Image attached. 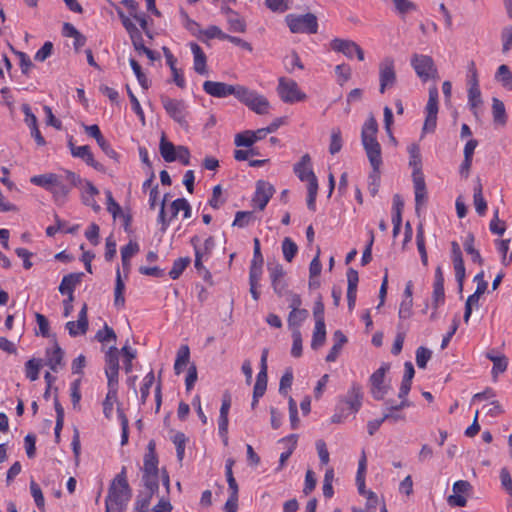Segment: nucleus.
<instances>
[{
	"instance_id": "nucleus-1",
	"label": "nucleus",
	"mask_w": 512,
	"mask_h": 512,
	"mask_svg": "<svg viewBox=\"0 0 512 512\" xmlns=\"http://www.w3.org/2000/svg\"><path fill=\"white\" fill-rule=\"evenodd\" d=\"M377 132V121L373 116H370L363 124L361 140L369 162L375 172H378L382 164L381 146L376 138Z\"/></svg>"
},
{
	"instance_id": "nucleus-2",
	"label": "nucleus",
	"mask_w": 512,
	"mask_h": 512,
	"mask_svg": "<svg viewBox=\"0 0 512 512\" xmlns=\"http://www.w3.org/2000/svg\"><path fill=\"white\" fill-rule=\"evenodd\" d=\"M132 496L131 489L127 482L126 468L123 467L121 472L113 479L108 495L105 500L106 511L121 510Z\"/></svg>"
},
{
	"instance_id": "nucleus-3",
	"label": "nucleus",
	"mask_w": 512,
	"mask_h": 512,
	"mask_svg": "<svg viewBox=\"0 0 512 512\" xmlns=\"http://www.w3.org/2000/svg\"><path fill=\"white\" fill-rule=\"evenodd\" d=\"M294 171L301 181H307V206L311 211L316 210V197L318 193V181L310 167V156L305 154L301 161L294 167Z\"/></svg>"
},
{
	"instance_id": "nucleus-4",
	"label": "nucleus",
	"mask_w": 512,
	"mask_h": 512,
	"mask_svg": "<svg viewBox=\"0 0 512 512\" xmlns=\"http://www.w3.org/2000/svg\"><path fill=\"white\" fill-rule=\"evenodd\" d=\"M237 99L256 114L264 115L268 114L269 112L270 103L268 99L258 92L250 90L245 86L241 85Z\"/></svg>"
},
{
	"instance_id": "nucleus-5",
	"label": "nucleus",
	"mask_w": 512,
	"mask_h": 512,
	"mask_svg": "<svg viewBox=\"0 0 512 512\" xmlns=\"http://www.w3.org/2000/svg\"><path fill=\"white\" fill-rule=\"evenodd\" d=\"M286 23L292 33H316L318 28L317 18L311 13L289 14L286 16Z\"/></svg>"
},
{
	"instance_id": "nucleus-6",
	"label": "nucleus",
	"mask_w": 512,
	"mask_h": 512,
	"mask_svg": "<svg viewBox=\"0 0 512 512\" xmlns=\"http://www.w3.org/2000/svg\"><path fill=\"white\" fill-rule=\"evenodd\" d=\"M277 92L285 103L300 102L307 98V95L299 89L294 80L285 77L279 78Z\"/></svg>"
},
{
	"instance_id": "nucleus-7",
	"label": "nucleus",
	"mask_w": 512,
	"mask_h": 512,
	"mask_svg": "<svg viewBox=\"0 0 512 512\" xmlns=\"http://www.w3.org/2000/svg\"><path fill=\"white\" fill-rule=\"evenodd\" d=\"M411 65L417 76L424 82L437 76V68L433 59L428 55L413 54L411 57Z\"/></svg>"
},
{
	"instance_id": "nucleus-8",
	"label": "nucleus",
	"mask_w": 512,
	"mask_h": 512,
	"mask_svg": "<svg viewBox=\"0 0 512 512\" xmlns=\"http://www.w3.org/2000/svg\"><path fill=\"white\" fill-rule=\"evenodd\" d=\"M397 75L395 70V61L392 57H385L379 63V91L385 93L396 85Z\"/></svg>"
},
{
	"instance_id": "nucleus-9",
	"label": "nucleus",
	"mask_w": 512,
	"mask_h": 512,
	"mask_svg": "<svg viewBox=\"0 0 512 512\" xmlns=\"http://www.w3.org/2000/svg\"><path fill=\"white\" fill-rule=\"evenodd\" d=\"M162 104L167 114L175 122H177L183 128L188 127V122L186 120L188 110L187 105L183 100L162 97Z\"/></svg>"
},
{
	"instance_id": "nucleus-10",
	"label": "nucleus",
	"mask_w": 512,
	"mask_h": 512,
	"mask_svg": "<svg viewBox=\"0 0 512 512\" xmlns=\"http://www.w3.org/2000/svg\"><path fill=\"white\" fill-rule=\"evenodd\" d=\"M241 85H230L224 82H216V81H205L203 83V90L217 98H225L227 96L233 95L237 98Z\"/></svg>"
},
{
	"instance_id": "nucleus-11",
	"label": "nucleus",
	"mask_w": 512,
	"mask_h": 512,
	"mask_svg": "<svg viewBox=\"0 0 512 512\" xmlns=\"http://www.w3.org/2000/svg\"><path fill=\"white\" fill-rule=\"evenodd\" d=\"M331 47L333 50L343 53L348 58H353V56L356 55L359 61L364 60V51L354 41L337 38L331 42Z\"/></svg>"
},
{
	"instance_id": "nucleus-12",
	"label": "nucleus",
	"mask_w": 512,
	"mask_h": 512,
	"mask_svg": "<svg viewBox=\"0 0 512 512\" xmlns=\"http://www.w3.org/2000/svg\"><path fill=\"white\" fill-rule=\"evenodd\" d=\"M87 310H88L87 304L84 303L79 312L78 320L76 322L69 321L66 323V328H67L70 336L75 337L78 335H83L87 332V330H88Z\"/></svg>"
},
{
	"instance_id": "nucleus-13",
	"label": "nucleus",
	"mask_w": 512,
	"mask_h": 512,
	"mask_svg": "<svg viewBox=\"0 0 512 512\" xmlns=\"http://www.w3.org/2000/svg\"><path fill=\"white\" fill-rule=\"evenodd\" d=\"M273 193L274 188L271 184L265 181H258L252 201L260 210H263L273 196Z\"/></svg>"
},
{
	"instance_id": "nucleus-14",
	"label": "nucleus",
	"mask_w": 512,
	"mask_h": 512,
	"mask_svg": "<svg viewBox=\"0 0 512 512\" xmlns=\"http://www.w3.org/2000/svg\"><path fill=\"white\" fill-rule=\"evenodd\" d=\"M266 137L263 128L252 131L245 130L235 135L234 143L238 147H250L257 141Z\"/></svg>"
},
{
	"instance_id": "nucleus-15",
	"label": "nucleus",
	"mask_w": 512,
	"mask_h": 512,
	"mask_svg": "<svg viewBox=\"0 0 512 512\" xmlns=\"http://www.w3.org/2000/svg\"><path fill=\"white\" fill-rule=\"evenodd\" d=\"M268 271L270 275V279L272 282L273 289L275 293L281 296L286 288V284L284 282V270L282 265L275 263L268 265Z\"/></svg>"
},
{
	"instance_id": "nucleus-16",
	"label": "nucleus",
	"mask_w": 512,
	"mask_h": 512,
	"mask_svg": "<svg viewBox=\"0 0 512 512\" xmlns=\"http://www.w3.org/2000/svg\"><path fill=\"white\" fill-rule=\"evenodd\" d=\"M221 12L226 15L229 30L232 32L243 33L246 30V23L244 19L228 6H223Z\"/></svg>"
},
{
	"instance_id": "nucleus-17",
	"label": "nucleus",
	"mask_w": 512,
	"mask_h": 512,
	"mask_svg": "<svg viewBox=\"0 0 512 512\" xmlns=\"http://www.w3.org/2000/svg\"><path fill=\"white\" fill-rule=\"evenodd\" d=\"M82 191V201L86 206H90L95 212L100 211V206L97 204L95 200V196L99 194V190L87 180L83 182V185L80 187Z\"/></svg>"
},
{
	"instance_id": "nucleus-18",
	"label": "nucleus",
	"mask_w": 512,
	"mask_h": 512,
	"mask_svg": "<svg viewBox=\"0 0 512 512\" xmlns=\"http://www.w3.org/2000/svg\"><path fill=\"white\" fill-rule=\"evenodd\" d=\"M190 48L194 57L193 68L195 72L200 75H206L208 73L206 66L207 58L204 51L194 42L190 43Z\"/></svg>"
},
{
	"instance_id": "nucleus-19",
	"label": "nucleus",
	"mask_w": 512,
	"mask_h": 512,
	"mask_svg": "<svg viewBox=\"0 0 512 512\" xmlns=\"http://www.w3.org/2000/svg\"><path fill=\"white\" fill-rule=\"evenodd\" d=\"M413 185L415 192L416 211L425 203L427 190L424 175L413 176Z\"/></svg>"
},
{
	"instance_id": "nucleus-20",
	"label": "nucleus",
	"mask_w": 512,
	"mask_h": 512,
	"mask_svg": "<svg viewBox=\"0 0 512 512\" xmlns=\"http://www.w3.org/2000/svg\"><path fill=\"white\" fill-rule=\"evenodd\" d=\"M82 276V273H71L64 276L59 286V292L62 295H73V291L76 285L80 283Z\"/></svg>"
},
{
	"instance_id": "nucleus-21",
	"label": "nucleus",
	"mask_w": 512,
	"mask_h": 512,
	"mask_svg": "<svg viewBox=\"0 0 512 512\" xmlns=\"http://www.w3.org/2000/svg\"><path fill=\"white\" fill-rule=\"evenodd\" d=\"M345 404L353 412H357L362 405V391L361 387L357 384H353L349 389L345 398Z\"/></svg>"
},
{
	"instance_id": "nucleus-22",
	"label": "nucleus",
	"mask_w": 512,
	"mask_h": 512,
	"mask_svg": "<svg viewBox=\"0 0 512 512\" xmlns=\"http://www.w3.org/2000/svg\"><path fill=\"white\" fill-rule=\"evenodd\" d=\"M409 165L413 168L412 177L423 175L419 145L413 143L408 147Z\"/></svg>"
},
{
	"instance_id": "nucleus-23",
	"label": "nucleus",
	"mask_w": 512,
	"mask_h": 512,
	"mask_svg": "<svg viewBox=\"0 0 512 512\" xmlns=\"http://www.w3.org/2000/svg\"><path fill=\"white\" fill-rule=\"evenodd\" d=\"M143 473H159L155 444L152 441L149 442L148 451L144 456Z\"/></svg>"
},
{
	"instance_id": "nucleus-24",
	"label": "nucleus",
	"mask_w": 512,
	"mask_h": 512,
	"mask_svg": "<svg viewBox=\"0 0 512 512\" xmlns=\"http://www.w3.org/2000/svg\"><path fill=\"white\" fill-rule=\"evenodd\" d=\"M486 357L493 362L492 376L496 380L499 374L504 373L508 367V358L501 355H494L493 352L486 353Z\"/></svg>"
},
{
	"instance_id": "nucleus-25",
	"label": "nucleus",
	"mask_w": 512,
	"mask_h": 512,
	"mask_svg": "<svg viewBox=\"0 0 512 512\" xmlns=\"http://www.w3.org/2000/svg\"><path fill=\"white\" fill-rule=\"evenodd\" d=\"M60 177V175L54 173H46L31 177L30 182L51 191Z\"/></svg>"
},
{
	"instance_id": "nucleus-26",
	"label": "nucleus",
	"mask_w": 512,
	"mask_h": 512,
	"mask_svg": "<svg viewBox=\"0 0 512 512\" xmlns=\"http://www.w3.org/2000/svg\"><path fill=\"white\" fill-rule=\"evenodd\" d=\"M298 437L295 434L289 435L280 440L281 443L287 444V450L280 455L278 470H281L286 461L292 455L296 448Z\"/></svg>"
},
{
	"instance_id": "nucleus-27",
	"label": "nucleus",
	"mask_w": 512,
	"mask_h": 512,
	"mask_svg": "<svg viewBox=\"0 0 512 512\" xmlns=\"http://www.w3.org/2000/svg\"><path fill=\"white\" fill-rule=\"evenodd\" d=\"M190 350L187 345H182L177 351L176 360L174 363V371L177 375L181 374L184 368L189 363Z\"/></svg>"
},
{
	"instance_id": "nucleus-28",
	"label": "nucleus",
	"mask_w": 512,
	"mask_h": 512,
	"mask_svg": "<svg viewBox=\"0 0 512 512\" xmlns=\"http://www.w3.org/2000/svg\"><path fill=\"white\" fill-rule=\"evenodd\" d=\"M180 211H183V217L185 219L191 217V207L188 201L184 198H178L174 200L170 205L171 216L170 219L175 218Z\"/></svg>"
},
{
	"instance_id": "nucleus-29",
	"label": "nucleus",
	"mask_w": 512,
	"mask_h": 512,
	"mask_svg": "<svg viewBox=\"0 0 512 512\" xmlns=\"http://www.w3.org/2000/svg\"><path fill=\"white\" fill-rule=\"evenodd\" d=\"M73 156L83 159L88 165L97 170L102 169V166L94 160L90 147L87 145L78 146L77 149H73Z\"/></svg>"
},
{
	"instance_id": "nucleus-30",
	"label": "nucleus",
	"mask_w": 512,
	"mask_h": 512,
	"mask_svg": "<svg viewBox=\"0 0 512 512\" xmlns=\"http://www.w3.org/2000/svg\"><path fill=\"white\" fill-rule=\"evenodd\" d=\"M63 354L62 349L57 344H55L52 351H47V365L54 372H57L63 366Z\"/></svg>"
},
{
	"instance_id": "nucleus-31",
	"label": "nucleus",
	"mask_w": 512,
	"mask_h": 512,
	"mask_svg": "<svg viewBox=\"0 0 512 512\" xmlns=\"http://www.w3.org/2000/svg\"><path fill=\"white\" fill-rule=\"evenodd\" d=\"M160 154L166 162H173L176 160L177 147L172 142L166 140L165 135H162L159 146Z\"/></svg>"
},
{
	"instance_id": "nucleus-32",
	"label": "nucleus",
	"mask_w": 512,
	"mask_h": 512,
	"mask_svg": "<svg viewBox=\"0 0 512 512\" xmlns=\"http://www.w3.org/2000/svg\"><path fill=\"white\" fill-rule=\"evenodd\" d=\"M105 371H119V351L115 346L105 354Z\"/></svg>"
},
{
	"instance_id": "nucleus-33",
	"label": "nucleus",
	"mask_w": 512,
	"mask_h": 512,
	"mask_svg": "<svg viewBox=\"0 0 512 512\" xmlns=\"http://www.w3.org/2000/svg\"><path fill=\"white\" fill-rule=\"evenodd\" d=\"M326 339V326L325 322L315 323V329L313 332L311 347L312 349H318L325 343Z\"/></svg>"
},
{
	"instance_id": "nucleus-34",
	"label": "nucleus",
	"mask_w": 512,
	"mask_h": 512,
	"mask_svg": "<svg viewBox=\"0 0 512 512\" xmlns=\"http://www.w3.org/2000/svg\"><path fill=\"white\" fill-rule=\"evenodd\" d=\"M124 290H125V284L121 278L120 270L117 269L116 271V283H115V290H114V304L118 307H123L125 304V298H124Z\"/></svg>"
},
{
	"instance_id": "nucleus-35",
	"label": "nucleus",
	"mask_w": 512,
	"mask_h": 512,
	"mask_svg": "<svg viewBox=\"0 0 512 512\" xmlns=\"http://www.w3.org/2000/svg\"><path fill=\"white\" fill-rule=\"evenodd\" d=\"M50 192L53 195L54 201L62 205L69 193V188L63 183L62 177H60Z\"/></svg>"
},
{
	"instance_id": "nucleus-36",
	"label": "nucleus",
	"mask_w": 512,
	"mask_h": 512,
	"mask_svg": "<svg viewBox=\"0 0 512 512\" xmlns=\"http://www.w3.org/2000/svg\"><path fill=\"white\" fill-rule=\"evenodd\" d=\"M474 241V235L472 233H468L463 243V246L465 251L472 256V261L482 265L483 259L479 251L474 247Z\"/></svg>"
},
{
	"instance_id": "nucleus-37",
	"label": "nucleus",
	"mask_w": 512,
	"mask_h": 512,
	"mask_svg": "<svg viewBox=\"0 0 512 512\" xmlns=\"http://www.w3.org/2000/svg\"><path fill=\"white\" fill-rule=\"evenodd\" d=\"M496 81L500 82L505 88H512V72L509 67L505 64H502L498 67V70L495 74Z\"/></svg>"
},
{
	"instance_id": "nucleus-38",
	"label": "nucleus",
	"mask_w": 512,
	"mask_h": 512,
	"mask_svg": "<svg viewBox=\"0 0 512 512\" xmlns=\"http://www.w3.org/2000/svg\"><path fill=\"white\" fill-rule=\"evenodd\" d=\"M117 404V408L120 407L118 402V393L107 392L106 397L103 401V413L107 419L112 418L114 405Z\"/></svg>"
},
{
	"instance_id": "nucleus-39",
	"label": "nucleus",
	"mask_w": 512,
	"mask_h": 512,
	"mask_svg": "<svg viewBox=\"0 0 512 512\" xmlns=\"http://www.w3.org/2000/svg\"><path fill=\"white\" fill-rule=\"evenodd\" d=\"M308 317V311L306 309L291 311L288 316V325L292 329H299L301 324Z\"/></svg>"
},
{
	"instance_id": "nucleus-40",
	"label": "nucleus",
	"mask_w": 512,
	"mask_h": 512,
	"mask_svg": "<svg viewBox=\"0 0 512 512\" xmlns=\"http://www.w3.org/2000/svg\"><path fill=\"white\" fill-rule=\"evenodd\" d=\"M492 102L494 122L500 125H504L506 123V112L503 102L497 98H493Z\"/></svg>"
},
{
	"instance_id": "nucleus-41",
	"label": "nucleus",
	"mask_w": 512,
	"mask_h": 512,
	"mask_svg": "<svg viewBox=\"0 0 512 512\" xmlns=\"http://www.w3.org/2000/svg\"><path fill=\"white\" fill-rule=\"evenodd\" d=\"M473 202L476 212L481 216L484 215L487 209V202L483 197L480 183L474 188Z\"/></svg>"
},
{
	"instance_id": "nucleus-42",
	"label": "nucleus",
	"mask_w": 512,
	"mask_h": 512,
	"mask_svg": "<svg viewBox=\"0 0 512 512\" xmlns=\"http://www.w3.org/2000/svg\"><path fill=\"white\" fill-rule=\"evenodd\" d=\"M298 251L296 243L289 237L284 238L282 242V252L285 260L291 262Z\"/></svg>"
},
{
	"instance_id": "nucleus-43",
	"label": "nucleus",
	"mask_w": 512,
	"mask_h": 512,
	"mask_svg": "<svg viewBox=\"0 0 512 512\" xmlns=\"http://www.w3.org/2000/svg\"><path fill=\"white\" fill-rule=\"evenodd\" d=\"M190 263L189 257L178 258L174 261L172 269L169 271V276L175 280L180 277L183 271Z\"/></svg>"
},
{
	"instance_id": "nucleus-44",
	"label": "nucleus",
	"mask_w": 512,
	"mask_h": 512,
	"mask_svg": "<svg viewBox=\"0 0 512 512\" xmlns=\"http://www.w3.org/2000/svg\"><path fill=\"white\" fill-rule=\"evenodd\" d=\"M142 482L148 491L157 492L159 489V473H143Z\"/></svg>"
},
{
	"instance_id": "nucleus-45",
	"label": "nucleus",
	"mask_w": 512,
	"mask_h": 512,
	"mask_svg": "<svg viewBox=\"0 0 512 512\" xmlns=\"http://www.w3.org/2000/svg\"><path fill=\"white\" fill-rule=\"evenodd\" d=\"M342 148V134L340 128H333L331 131V141L329 145V152L334 155Z\"/></svg>"
},
{
	"instance_id": "nucleus-46",
	"label": "nucleus",
	"mask_w": 512,
	"mask_h": 512,
	"mask_svg": "<svg viewBox=\"0 0 512 512\" xmlns=\"http://www.w3.org/2000/svg\"><path fill=\"white\" fill-rule=\"evenodd\" d=\"M427 115H437L438 113V89L432 87L429 89V99L426 105Z\"/></svg>"
},
{
	"instance_id": "nucleus-47",
	"label": "nucleus",
	"mask_w": 512,
	"mask_h": 512,
	"mask_svg": "<svg viewBox=\"0 0 512 512\" xmlns=\"http://www.w3.org/2000/svg\"><path fill=\"white\" fill-rule=\"evenodd\" d=\"M452 262L455 271V277L459 285V289L462 290L463 282L466 276L463 258L453 259Z\"/></svg>"
},
{
	"instance_id": "nucleus-48",
	"label": "nucleus",
	"mask_w": 512,
	"mask_h": 512,
	"mask_svg": "<svg viewBox=\"0 0 512 512\" xmlns=\"http://www.w3.org/2000/svg\"><path fill=\"white\" fill-rule=\"evenodd\" d=\"M116 11H117V14H118L124 28L126 29V31L128 32L130 37L140 33V30L132 22L130 17L125 15V13L120 8H116Z\"/></svg>"
},
{
	"instance_id": "nucleus-49",
	"label": "nucleus",
	"mask_w": 512,
	"mask_h": 512,
	"mask_svg": "<svg viewBox=\"0 0 512 512\" xmlns=\"http://www.w3.org/2000/svg\"><path fill=\"white\" fill-rule=\"evenodd\" d=\"M254 220V214L251 211H239L235 215L233 226L246 227Z\"/></svg>"
},
{
	"instance_id": "nucleus-50",
	"label": "nucleus",
	"mask_w": 512,
	"mask_h": 512,
	"mask_svg": "<svg viewBox=\"0 0 512 512\" xmlns=\"http://www.w3.org/2000/svg\"><path fill=\"white\" fill-rule=\"evenodd\" d=\"M172 441L176 446L177 458L181 462L185 454L186 437L183 433L178 432L173 436Z\"/></svg>"
},
{
	"instance_id": "nucleus-51",
	"label": "nucleus",
	"mask_w": 512,
	"mask_h": 512,
	"mask_svg": "<svg viewBox=\"0 0 512 512\" xmlns=\"http://www.w3.org/2000/svg\"><path fill=\"white\" fill-rule=\"evenodd\" d=\"M432 356L431 350L426 347H419L416 350V364L419 368L424 369L427 365V362L430 360Z\"/></svg>"
},
{
	"instance_id": "nucleus-52",
	"label": "nucleus",
	"mask_w": 512,
	"mask_h": 512,
	"mask_svg": "<svg viewBox=\"0 0 512 512\" xmlns=\"http://www.w3.org/2000/svg\"><path fill=\"white\" fill-rule=\"evenodd\" d=\"M482 295L477 294V292H474L472 295H470L465 303V312H464V321L465 323H468L470 316L472 314V307H477L479 305V299Z\"/></svg>"
},
{
	"instance_id": "nucleus-53",
	"label": "nucleus",
	"mask_w": 512,
	"mask_h": 512,
	"mask_svg": "<svg viewBox=\"0 0 512 512\" xmlns=\"http://www.w3.org/2000/svg\"><path fill=\"white\" fill-rule=\"evenodd\" d=\"M40 363L35 359H30L25 364L26 377L35 381L39 377Z\"/></svg>"
},
{
	"instance_id": "nucleus-54",
	"label": "nucleus",
	"mask_w": 512,
	"mask_h": 512,
	"mask_svg": "<svg viewBox=\"0 0 512 512\" xmlns=\"http://www.w3.org/2000/svg\"><path fill=\"white\" fill-rule=\"evenodd\" d=\"M154 380H155V376H154V373L153 371H150L145 377H144V382H143V385L141 386L140 388V392H141V400L143 403L146 402L148 396H149V393H150V388L152 387L153 383H154Z\"/></svg>"
},
{
	"instance_id": "nucleus-55",
	"label": "nucleus",
	"mask_w": 512,
	"mask_h": 512,
	"mask_svg": "<svg viewBox=\"0 0 512 512\" xmlns=\"http://www.w3.org/2000/svg\"><path fill=\"white\" fill-rule=\"evenodd\" d=\"M404 207V202L400 195L395 194L393 196V216L392 222H402V210Z\"/></svg>"
},
{
	"instance_id": "nucleus-56",
	"label": "nucleus",
	"mask_w": 512,
	"mask_h": 512,
	"mask_svg": "<svg viewBox=\"0 0 512 512\" xmlns=\"http://www.w3.org/2000/svg\"><path fill=\"white\" fill-rule=\"evenodd\" d=\"M393 4L400 15L417 10L416 4L409 0H395Z\"/></svg>"
},
{
	"instance_id": "nucleus-57",
	"label": "nucleus",
	"mask_w": 512,
	"mask_h": 512,
	"mask_svg": "<svg viewBox=\"0 0 512 512\" xmlns=\"http://www.w3.org/2000/svg\"><path fill=\"white\" fill-rule=\"evenodd\" d=\"M293 345L291 354L294 357H300L302 355V337L299 329L292 331Z\"/></svg>"
},
{
	"instance_id": "nucleus-58",
	"label": "nucleus",
	"mask_w": 512,
	"mask_h": 512,
	"mask_svg": "<svg viewBox=\"0 0 512 512\" xmlns=\"http://www.w3.org/2000/svg\"><path fill=\"white\" fill-rule=\"evenodd\" d=\"M201 35H204L208 39L218 38L220 40H226L228 38V34L224 33L215 25H211L206 30H202Z\"/></svg>"
},
{
	"instance_id": "nucleus-59",
	"label": "nucleus",
	"mask_w": 512,
	"mask_h": 512,
	"mask_svg": "<svg viewBox=\"0 0 512 512\" xmlns=\"http://www.w3.org/2000/svg\"><path fill=\"white\" fill-rule=\"evenodd\" d=\"M122 354L125 357L124 361V369L126 373H130L132 371V361L136 357V352L132 350L127 344L121 349Z\"/></svg>"
},
{
	"instance_id": "nucleus-60",
	"label": "nucleus",
	"mask_w": 512,
	"mask_h": 512,
	"mask_svg": "<svg viewBox=\"0 0 512 512\" xmlns=\"http://www.w3.org/2000/svg\"><path fill=\"white\" fill-rule=\"evenodd\" d=\"M468 100L472 108H476L482 104L481 92L479 86H470L468 90Z\"/></svg>"
},
{
	"instance_id": "nucleus-61",
	"label": "nucleus",
	"mask_w": 512,
	"mask_h": 512,
	"mask_svg": "<svg viewBox=\"0 0 512 512\" xmlns=\"http://www.w3.org/2000/svg\"><path fill=\"white\" fill-rule=\"evenodd\" d=\"M154 493L151 491H148L146 494H139L137 497V500L135 502V510H142L146 511L148 510V507L150 505L152 496Z\"/></svg>"
},
{
	"instance_id": "nucleus-62",
	"label": "nucleus",
	"mask_w": 512,
	"mask_h": 512,
	"mask_svg": "<svg viewBox=\"0 0 512 512\" xmlns=\"http://www.w3.org/2000/svg\"><path fill=\"white\" fill-rule=\"evenodd\" d=\"M335 73L337 75L339 84L343 85L351 77V68L346 64H340L336 66Z\"/></svg>"
},
{
	"instance_id": "nucleus-63",
	"label": "nucleus",
	"mask_w": 512,
	"mask_h": 512,
	"mask_svg": "<svg viewBox=\"0 0 512 512\" xmlns=\"http://www.w3.org/2000/svg\"><path fill=\"white\" fill-rule=\"evenodd\" d=\"M96 339L99 342H109V341H115L116 340V334L112 328H110L107 324L104 325L103 330H99L96 333Z\"/></svg>"
},
{
	"instance_id": "nucleus-64",
	"label": "nucleus",
	"mask_w": 512,
	"mask_h": 512,
	"mask_svg": "<svg viewBox=\"0 0 512 512\" xmlns=\"http://www.w3.org/2000/svg\"><path fill=\"white\" fill-rule=\"evenodd\" d=\"M502 51L508 52L512 48V25L503 29L502 34Z\"/></svg>"
}]
</instances>
